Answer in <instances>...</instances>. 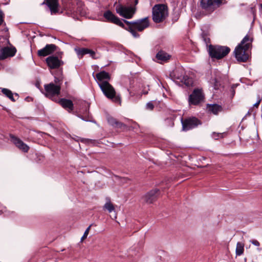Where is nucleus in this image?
Returning <instances> with one entry per match:
<instances>
[{"mask_svg":"<svg viewBox=\"0 0 262 262\" xmlns=\"http://www.w3.org/2000/svg\"><path fill=\"white\" fill-rule=\"evenodd\" d=\"M103 17L107 21L113 23L129 32L135 38L140 36L136 31L142 32L149 26L148 17L139 19L135 21H129L126 19H120L110 10H107L103 13Z\"/></svg>","mask_w":262,"mask_h":262,"instance_id":"1","label":"nucleus"},{"mask_svg":"<svg viewBox=\"0 0 262 262\" xmlns=\"http://www.w3.org/2000/svg\"><path fill=\"white\" fill-rule=\"evenodd\" d=\"M139 0H134L133 6L130 4V0H118L114 4L116 12L121 17L126 19H131L136 12V5Z\"/></svg>","mask_w":262,"mask_h":262,"instance_id":"2","label":"nucleus"},{"mask_svg":"<svg viewBox=\"0 0 262 262\" xmlns=\"http://www.w3.org/2000/svg\"><path fill=\"white\" fill-rule=\"evenodd\" d=\"M253 38L246 35L235 48L234 54L236 60L240 62H246L249 58L248 49L252 47Z\"/></svg>","mask_w":262,"mask_h":262,"instance_id":"3","label":"nucleus"},{"mask_svg":"<svg viewBox=\"0 0 262 262\" xmlns=\"http://www.w3.org/2000/svg\"><path fill=\"white\" fill-rule=\"evenodd\" d=\"M168 16V7L165 4H157L152 8V19L156 24L164 21Z\"/></svg>","mask_w":262,"mask_h":262,"instance_id":"4","label":"nucleus"},{"mask_svg":"<svg viewBox=\"0 0 262 262\" xmlns=\"http://www.w3.org/2000/svg\"><path fill=\"white\" fill-rule=\"evenodd\" d=\"M208 51L209 56L212 58L221 59L226 56L231 50L227 46L210 45Z\"/></svg>","mask_w":262,"mask_h":262,"instance_id":"5","label":"nucleus"},{"mask_svg":"<svg viewBox=\"0 0 262 262\" xmlns=\"http://www.w3.org/2000/svg\"><path fill=\"white\" fill-rule=\"evenodd\" d=\"M98 85L104 95L108 99L116 103H121V98L116 95V93L113 86L107 81L99 82Z\"/></svg>","mask_w":262,"mask_h":262,"instance_id":"6","label":"nucleus"},{"mask_svg":"<svg viewBox=\"0 0 262 262\" xmlns=\"http://www.w3.org/2000/svg\"><path fill=\"white\" fill-rule=\"evenodd\" d=\"M226 3V0H201L200 6L207 14H210L221 6Z\"/></svg>","mask_w":262,"mask_h":262,"instance_id":"7","label":"nucleus"},{"mask_svg":"<svg viewBox=\"0 0 262 262\" xmlns=\"http://www.w3.org/2000/svg\"><path fill=\"white\" fill-rule=\"evenodd\" d=\"M46 93L44 94L46 97L51 99L54 101H57L58 96L60 93L61 86L55 85L54 83L51 82L44 85Z\"/></svg>","mask_w":262,"mask_h":262,"instance_id":"8","label":"nucleus"},{"mask_svg":"<svg viewBox=\"0 0 262 262\" xmlns=\"http://www.w3.org/2000/svg\"><path fill=\"white\" fill-rule=\"evenodd\" d=\"M182 130L188 131L197 127L202 124V121L195 117H188L185 119L181 118Z\"/></svg>","mask_w":262,"mask_h":262,"instance_id":"9","label":"nucleus"},{"mask_svg":"<svg viewBox=\"0 0 262 262\" xmlns=\"http://www.w3.org/2000/svg\"><path fill=\"white\" fill-rule=\"evenodd\" d=\"M205 96L202 90L194 89L192 93L189 95L188 101L189 105H198L203 102Z\"/></svg>","mask_w":262,"mask_h":262,"instance_id":"10","label":"nucleus"},{"mask_svg":"<svg viewBox=\"0 0 262 262\" xmlns=\"http://www.w3.org/2000/svg\"><path fill=\"white\" fill-rule=\"evenodd\" d=\"M46 62L50 69H57L64 64L58 56L51 55L46 59Z\"/></svg>","mask_w":262,"mask_h":262,"instance_id":"11","label":"nucleus"},{"mask_svg":"<svg viewBox=\"0 0 262 262\" xmlns=\"http://www.w3.org/2000/svg\"><path fill=\"white\" fill-rule=\"evenodd\" d=\"M11 141L20 150L24 152H28L30 147L19 138L15 136L10 134Z\"/></svg>","mask_w":262,"mask_h":262,"instance_id":"12","label":"nucleus"},{"mask_svg":"<svg viewBox=\"0 0 262 262\" xmlns=\"http://www.w3.org/2000/svg\"><path fill=\"white\" fill-rule=\"evenodd\" d=\"M46 4L50 9L51 14H56L57 13L62 14L63 11L59 12V2L58 0H45L41 5Z\"/></svg>","mask_w":262,"mask_h":262,"instance_id":"13","label":"nucleus"},{"mask_svg":"<svg viewBox=\"0 0 262 262\" xmlns=\"http://www.w3.org/2000/svg\"><path fill=\"white\" fill-rule=\"evenodd\" d=\"M58 47L54 44H47L46 46L37 51V55L39 57H45L52 54L56 51Z\"/></svg>","mask_w":262,"mask_h":262,"instance_id":"14","label":"nucleus"},{"mask_svg":"<svg viewBox=\"0 0 262 262\" xmlns=\"http://www.w3.org/2000/svg\"><path fill=\"white\" fill-rule=\"evenodd\" d=\"M159 195L160 190L156 188L147 192L143 197V199L146 203L151 204L157 200Z\"/></svg>","mask_w":262,"mask_h":262,"instance_id":"15","label":"nucleus"},{"mask_svg":"<svg viewBox=\"0 0 262 262\" xmlns=\"http://www.w3.org/2000/svg\"><path fill=\"white\" fill-rule=\"evenodd\" d=\"M16 52L15 47H6L0 49V60L5 59L9 57H13Z\"/></svg>","mask_w":262,"mask_h":262,"instance_id":"16","label":"nucleus"},{"mask_svg":"<svg viewBox=\"0 0 262 262\" xmlns=\"http://www.w3.org/2000/svg\"><path fill=\"white\" fill-rule=\"evenodd\" d=\"M56 102L58 103L64 109L68 110L69 112H71L74 110V104L71 100L66 98H57V101Z\"/></svg>","mask_w":262,"mask_h":262,"instance_id":"17","label":"nucleus"},{"mask_svg":"<svg viewBox=\"0 0 262 262\" xmlns=\"http://www.w3.org/2000/svg\"><path fill=\"white\" fill-rule=\"evenodd\" d=\"M170 57L171 55L163 50L159 51L156 55V58L159 61H158L159 63L167 62Z\"/></svg>","mask_w":262,"mask_h":262,"instance_id":"18","label":"nucleus"},{"mask_svg":"<svg viewBox=\"0 0 262 262\" xmlns=\"http://www.w3.org/2000/svg\"><path fill=\"white\" fill-rule=\"evenodd\" d=\"M62 7L64 10L67 11V14H70L75 11L76 4L71 1L68 0L66 3L63 4Z\"/></svg>","mask_w":262,"mask_h":262,"instance_id":"19","label":"nucleus"},{"mask_svg":"<svg viewBox=\"0 0 262 262\" xmlns=\"http://www.w3.org/2000/svg\"><path fill=\"white\" fill-rule=\"evenodd\" d=\"M207 108L208 111L212 113L214 115H217L219 112L223 110L222 106L217 104H208Z\"/></svg>","mask_w":262,"mask_h":262,"instance_id":"20","label":"nucleus"},{"mask_svg":"<svg viewBox=\"0 0 262 262\" xmlns=\"http://www.w3.org/2000/svg\"><path fill=\"white\" fill-rule=\"evenodd\" d=\"M96 78L99 82H101L102 81H104V80L110 79L111 77L108 73L104 71H102L96 74Z\"/></svg>","mask_w":262,"mask_h":262,"instance_id":"21","label":"nucleus"},{"mask_svg":"<svg viewBox=\"0 0 262 262\" xmlns=\"http://www.w3.org/2000/svg\"><path fill=\"white\" fill-rule=\"evenodd\" d=\"M63 81L62 69H60L58 71L57 74L54 76V82L55 85H59L60 86Z\"/></svg>","mask_w":262,"mask_h":262,"instance_id":"22","label":"nucleus"},{"mask_svg":"<svg viewBox=\"0 0 262 262\" xmlns=\"http://www.w3.org/2000/svg\"><path fill=\"white\" fill-rule=\"evenodd\" d=\"M178 79L183 82L186 86L189 87L192 85V79L189 78L188 76H183L182 78L178 77Z\"/></svg>","mask_w":262,"mask_h":262,"instance_id":"23","label":"nucleus"},{"mask_svg":"<svg viewBox=\"0 0 262 262\" xmlns=\"http://www.w3.org/2000/svg\"><path fill=\"white\" fill-rule=\"evenodd\" d=\"M77 116L83 121L87 122L92 121L91 120L92 117L89 114V111L87 109L85 110V111L83 115L79 114L77 115Z\"/></svg>","mask_w":262,"mask_h":262,"instance_id":"24","label":"nucleus"},{"mask_svg":"<svg viewBox=\"0 0 262 262\" xmlns=\"http://www.w3.org/2000/svg\"><path fill=\"white\" fill-rule=\"evenodd\" d=\"M2 92L8 98H9L12 101L15 102V99L13 97V94L12 91L6 88L2 89Z\"/></svg>","mask_w":262,"mask_h":262,"instance_id":"25","label":"nucleus"},{"mask_svg":"<svg viewBox=\"0 0 262 262\" xmlns=\"http://www.w3.org/2000/svg\"><path fill=\"white\" fill-rule=\"evenodd\" d=\"M83 4L82 2H78L76 4L75 7V11L74 13H76L77 14H79L80 15H83L84 13V12H83Z\"/></svg>","mask_w":262,"mask_h":262,"instance_id":"26","label":"nucleus"},{"mask_svg":"<svg viewBox=\"0 0 262 262\" xmlns=\"http://www.w3.org/2000/svg\"><path fill=\"white\" fill-rule=\"evenodd\" d=\"M244 251V244L238 242L236 244V255L239 256L243 254Z\"/></svg>","mask_w":262,"mask_h":262,"instance_id":"27","label":"nucleus"},{"mask_svg":"<svg viewBox=\"0 0 262 262\" xmlns=\"http://www.w3.org/2000/svg\"><path fill=\"white\" fill-rule=\"evenodd\" d=\"M75 50L77 54L80 56V58H82L83 55L88 54L90 51V49L87 48H78L75 49Z\"/></svg>","mask_w":262,"mask_h":262,"instance_id":"28","label":"nucleus"},{"mask_svg":"<svg viewBox=\"0 0 262 262\" xmlns=\"http://www.w3.org/2000/svg\"><path fill=\"white\" fill-rule=\"evenodd\" d=\"M227 135V133L226 132L223 133H217L215 132H213L212 134V138H213L215 140H217L219 138H223L226 135Z\"/></svg>","mask_w":262,"mask_h":262,"instance_id":"29","label":"nucleus"},{"mask_svg":"<svg viewBox=\"0 0 262 262\" xmlns=\"http://www.w3.org/2000/svg\"><path fill=\"white\" fill-rule=\"evenodd\" d=\"M127 126L126 124L119 121H117L116 123L114 126V127L115 128L120 129L122 130L126 129L127 128Z\"/></svg>","mask_w":262,"mask_h":262,"instance_id":"30","label":"nucleus"},{"mask_svg":"<svg viewBox=\"0 0 262 262\" xmlns=\"http://www.w3.org/2000/svg\"><path fill=\"white\" fill-rule=\"evenodd\" d=\"M104 207L108 210L109 212H112L115 209L114 205L110 202L106 203Z\"/></svg>","mask_w":262,"mask_h":262,"instance_id":"31","label":"nucleus"},{"mask_svg":"<svg viewBox=\"0 0 262 262\" xmlns=\"http://www.w3.org/2000/svg\"><path fill=\"white\" fill-rule=\"evenodd\" d=\"M118 120L113 117H109L107 119L108 123L114 127Z\"/></svg>","mask_w":262,"mask_h":262,"instance_id":"32","label":"nucleus"},{"mask_svg":"<svg viewBox=\"0 0 262 262\" xmlns=\"http://www.w3.org/2000/svg\"><path fill=\"white\" fill-rule=\"evenodd\" d=\"M92 226V224L90 225L88 228L87 229L85 230L83 236H82L81 238V241H82L83 240H84L85 238H86L88 234H89V231H90V229L91 227V226Z\"/></svg>","mask_w":262,"mask_h":262,"instance_id":"33","label":"nucleus"},{"mask_svg":"<svg viewBox=\"0 0 262 262\" xmlns=\"http://www.w3.org/2000/svg\"><path fill=\"white\" fill-rule=\"evenodd\" d=\"M202 37L204 41L206 43L207 45L208 43H210V38L209 37H208L207 34H206L205 33H203L202 35Z\"/></svg>","mask_w":262,"mask_h":262,"instance_id":"34","label":"nucleus"},{"mask_svg":"<svg viewBox=\"0 0 262 262\" xmlns=\"http://www.w3.org/2000/svg\"><path fill=\"white\" fill-rule=\"evenodd\" d=\"M154 108V105L151 102H148L146 104V109L152 111Z\"/></svg>","mask_w":262,"mask_h":262,"instance_id":"35","label":"nucleus"},{"mask_svg":"<svg viewBox=\"0 0 262 262\" xmlns=\"http://www.w3.org/2000/svg\"><path fill=\"white\" fill-rule=\"evenodd\" d=\"M179 18V15L178 14H173L172 17V23H176Z\"/></svg>","mask_w":262,"mask_h":262,"instance_id":"36","label":"nucleus"},{"mask_svg":"<svg viewBox=\"0 0 262 262\" xmlns=\"http://www.w3.org/2000/svg\"><path fill=\"white\" fill-rule=\"evenodd\" d=\"M88 54H90L91 56L93 58H96L94 56L95 55V52L92 50H90V51L89 52V53Z\"/></svg>","mask_w":262,"mask_h":262,"instance_id":"37","label":"nucleus"},{"mask_svg":"<svg viewBox=\"0 0 262 262\" xmlns=\"http://www.w3.org/2000/svg\"><path fill=\"white\" fill-rule=\"evenodd\" d=\"M251 242L252 244L256 246H259L260 245L259 243L256 240H252L251 241Z\"/></svg>","mask_w":262,"mask_h":262,"instance_id":"38","label":"nucleus"},{"mask_svg":"<svg viewBox=\"0 0 262 262\" xmlns=\"http://www.w3.org/2000/svg\"><path fill=\"white\" fill-rule=\"evenodd\" d=\"M81 141L83 142L84 141L86 142L87 143H93L94 141L91 139H81Z\"/></svg>","mask_w":262,"mask_h":262,"instance_id":"39","label":"nucleus"},{"mask_svg":"<svg viewBox=\"0 0 262 262\" xmlns=\"http://www.w3.org/2000/svg\"><path fill=\"white\" fill-rule=\"evenodd\" d=\"M260 101H261V99H259L257 100V101L255 104H253V107H257L258 106V105H259V103H260Z\"/></svg>","mask_w":262,"mask_h":262,"instance_id":"40","label":"nucleus"},{"mask_svg":"<svg viewBox=\"0 0 262 262\" xmlns=\"http://www.w3.org/2000/svg\"><path fill=\"white\" fill-rule=\"evenodd\" d=\"M35 156L37 157V158H39L38 160H36V162H38L39 161H40L42 159V156H39L37 154H35Z\"/></svg>","mask_w":262,"mask_h":262,"instance_id":"41","label":"nucleus"},{"mask_svg":"<svg viewBox=\"0 0 262 262\" xmlns=\"http://www.w3.org/2000/svg\"><path fill=\"white\" fill-rule=\"evenodd\" d=\"M62 54V52H61L59 53L58 54V58H59V57H60V58H61V55Z\"/></svg>","mask_w":262,"mask_h":262,"instance_id":"42","label":"nucleus"},{"mask_svg":"<svg viewBox=\"0 0 262 262\" xmlns=\"http://www.w3.org/2000/svg\"><path fill=\"white\" fill-rule=\"evenodd\" d=\"M14 95L15 96H17V98H18V95L17 93H15Z\"/></svg>","mask_w":262,"mask_h":262,"instance_id":"43","label":"nucleus"},{"mask_svg":"<svg viewBox=\"0 0 262 262\" xmlns=\"http://www.w3.org/2000/svg\"><path fill=\"white\" fill-rule=\"evenodd\" d=\"M250 114V111H249L247 115H249Z\"/></svg>","mask_w":262,"mask_h":262,"instance_id":"44","label":"nucleus"},{"mask_svg":"<svg viewBox=\"0 0 262 262\" xmlns=\"http://www.w3.org/2000/svg\"><path fill=\"white\" fill-rule=\"evenodd\" d=\"M147 93L146 92H145L144 94H147Z\"/></svg>","mask_w":262,"mask_h":262,"instance_id":"45","label":"nucleus"},{"mask_svg":"<svg viewBox=\"0 0 262 262\" xmlns=\"http://www.w3.org/2000/svg\"><path fill=\"white\" fill-rule=\"evenodd\" d=\"M147 93L146 92H145L144 94H147Z\"/></svg>","mask_w":262,"mask_h":262,"instance_id":"46","label":"nucleus"}]
</instances>
